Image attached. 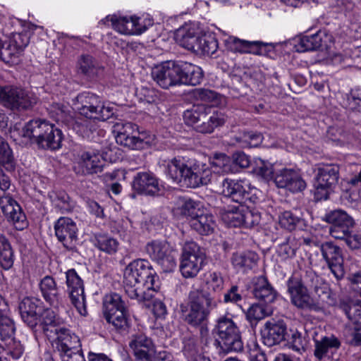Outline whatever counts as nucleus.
Instances as JSON below:
<instances>
[{"mask_svg":"<svg viewBox=\"0 0 361 361\" xmlns=\"http://www.w3.org/2000/svg\"><path fill=\"white\" fill-rule=\"evenodd\" d=\"M218 302L209 293L202 288H193L188 295L187 302L180 305L182 319L190 326L199 328L202 341H207L208 323L213 310Z\"/></svg>","mask_w":361,"mask_h":361,"instance_id":"f257e3e1","label":"nucleus"},{"mask_svg":"<svg viewBox=\"0 0 361 361\" xmlns=\"http://www.w3.org/2000/svg\"><path fill=\"white\" fill-rule=\"evenodd\" d=\"M167 173L174 182L191 188L208 185L212 177V172L206 164L184 157L169 160Z\"/></svg>","mask_w":361,"mask_h":361,"instance_id":"f03ea898","label":"nucleus"},{"mask_svg":"<svg viewBox=\"0 0 361 361\" xmlns=\"http://www.w3.org/2000/svg\"><path fill=\"white\" fill-rule=\"evenodd\" d=\"M213 345L220 355L241 352L243 342L241 332L232 317L226 314L219 317L212 331Z\"/></svg>","mask_w":361,"mask_h":361,"instance_id":"7ed1b4c3","label":"nucleus"},{"mask_svg":"<svg viewBox=\"0 0 361 361\" xmlns=\"http://www.w3.org/2000/svg\"><path fill=\"white\" fill-rule=\"evenodd\" d=\"M313 279L307 278L305 269L295 270L286 282L290 302L298 309L318 312L321 310L318 300L310 293Z\"/></svg>","mask_w":361,"mask_h":361,"instance_id":"20e7f679","label":"nucleus"},{"mask_svg":"<svg viewBox=\"0 0 361 361\" xmlns=\"http://www.w3.org/2000/svg\"><path fill=\"white\" fill-rule=\"evenodd\" d=\"M183 120L187 125L193 126L197 132L210 134L225 124L227 116L212 106L197 104L184 111Z\"/></svg>","mask_w":361,"mask_h":361,"instance_id":"39448f33","label":"nucleus"},{"mask_svg":"<svg viewBox=\"0 0 361 361\" xmlns=\"http://www.w3.org/2000/svg\"><path fill=\"white\" fill-rule=\"evenodd\" d=\"M102 312L106 321L119 332L128 331L130 319L128 307L121 295L111 293L103 300Z\"/></svg>","mask_w":361,"mask_h":361,"instance_id":"423d86ee","label":"nucleus"},{"mask_svg":"<svg viewBox=\"0 0 361 361\" xmlns=\"http://www.w3.org/2000/svg\"><path fill=\"white\" fill-rule=\"evenodd\" d=\"M75 100L79 114L87 118L104 121L112 118L115 114L113 106L106 105L94 93H80Z\"/></svg>","mask_w":361,"mask_h":361,"instance_id":"0eeeda50","label":"nucleus"},{"mask_svg":"<svg viewBox=\"0 0 361 361\" xmlns=\"http://www.w3.org/2000/svg\"><path fill=\"white\" fill-rule=\"evenodd\" d=\"M206 259L204 250L194 241L186 242L182 247L180 271L184 278H194L202 269Z\"/></svg>","mask_w":361,"mask_h":361,"instance_id":"6e6552de","label":"nucleus"},{"mask_svg":"<svg viewBox=\"0 0 361 361\" xmlns=\"http://www.w3.org/2000/svg\"><path fill=\"white\" fill-rule=\"evenodd\" d=\"M339 178V166L326 164L319 166L315 177L314 197L316 201L326 200L334 191Z\"/></svg>","mask_w":361,"mask_h":361,"instance_id":"1a4fd4ad","label":"nucleus"},{"mask_svg":"<svg viewBox=\"0 0 361 361\" xmlns=\"http://www.w3.org/2000/svg\"><path fill=\"white\" fill-rule=\"evenodd\" d=\"M145 250L151 259L159 264L164 271H171L176 267L175 252L167 242L153 240L147 244Z\"/></svg>","mask_w":361,"mask_h":361,"instance_id":"9d476101","label":"nucleus"},{"mask_svg":"<svg viewBox=\"0 0 361 361\" xmlns=\"http://www.w3.org/2000/svg\"><path fill=\"white\" fill-rule=\"evenodd\" d=\"M134 288H136V293L138 295L129 298L136 300L139 302L152 300L155 293L159 292L160 289L159 277L150 263Z\"/></svg>","mask_w":361,"mask_h":361,"instance_id":"9b49d317","label":"nucleus"},{"mask_svg":"<svg viewBox=\"0 0 361 361\" xmlns=\"http://www.w3.org/2000/svg\"><path fill=\"white\" fill-rule=\"evenodd\" d=\"M66 283L70 300L77 311L82 316L87 314L84 284L81 278L74 269L66 272Z\"/></svg>","mask_w":361,"mask_h":361,"instance_id":"f8f14e48","label":"nucleus"},{"mask_svg":"<svg viewBox=\"0 0 361 361\" xmlns=\"http://www.w3.org/2000/svg\"><path fill=\"white\" fill-rule=\"evenodd\" d=\"M153 80L161 88L168 90L180 85L178 61H166L155 66L151 71Z\"/></svg>","mask_w":361,"mask_h":361,"instance_id":"ddd939ff","label":"nucleus"},{"mask_svg":"<svg viewBox=\"0 0 361 361\" xmlns=\"http://www.w3.org/2000/svg\"><path fill=\"white\" fill-rule=\"evenodd\" d=\"M323 259L337 280L344 277L343 257L341 248L331 241H326L319 245Z\"/></svg>","mask_w":361,"mask_h":361,"instance_id":"4468645a","label":"nucleus"},{"mask_svg":"<svg viewBox=\"0 0 361 361\" xmlns=\"http://www.w3.org/2000/svg\"><path fill=\"white\" fill-rule=\"evenodd\" d=\"M55 235L63 247L69 251H75L78 241V227L68 217H60L54 224Z\"/></svg>","mask_w":361,"mask_h":361,"instance_id":"2eb2a0df","label":"nucleus"},{"mask_svg":"<svg viewBox=\"0 0 361 361\" xmlns=\"http://www.w3.org/2000/svg\"><path fill=\"white\" fill-rule=\"evenodd\" d=\"M104 165L105 160L99 152L87 151L80 155L73 171L78 175H92L101 173Z\"/></svg>","mask_w":361,"mask_h":361,"instance_id":"dca6fc26","label":"nucleus"},{"mask_svg":"<svg viewBox=\"0 0 361 361\" xmlns=\"http://www.w3.org/2000/svg\"><path fill=\"white\" fill-rule=\"evenodd\" d=\"M149 262L142 259L132 261L124 269L123 283L124 289L128 297L138 295L136 288H134L142 274L149 264Z\"/></svg>","mask_w":361,"mask_h":361,"instance_id":"f3484780","label":"nucleus"},{"mask_svg":"<svg viewBox=\"0 0 361 361\" xmlns=\"http://www.w3.org/2000/svg\"><path fill=\"white\" fill-rule=\"evenodd\" d=\"M56 348L61 357L81 352V343L79 337L70 329L62 326L54 334Z\"/></svg>","mask_w":361,"mask_h":361,"instance_id":"a211bd4d","label":"nucleus"},{"mask_svg":"<svg viewBox=\"0 0 361 361\" xmlns=\"http://www.w3.org/2000/svg\"><path fill=\"white\" fill-rule=\"evenodd\" d=\"M43 302L37 298L25 297L18 305V309L23 321L31 329L35 328L39 323V317L44 310Z\"/></svg>","mask_w":361,"mask_h":361,"instance_id":"6ab92c4d","label":"nucleus"},{"mask_svg":"<svg viewBox=\"0 0 361 361\" xmlns=\"http://www.w3.org/2000/svg\"><path fill=\"white\" fill-rule=\"evenodd\" d=\"M332 36L324 30H319L315 34L304 35L296 40L295 48L298 52L322 50L327 49Z\"/></svg>","mask_w":361,"mask_h":361,"instance_id":"aec40b11","label":"nucleus"},{"mask_svg":"<svg viewBox=\"0 0 361 361\" xmlns=\"http://www.w3.org/2000/svg\"><path fill=\"white\" fill-rule=\"evenodd\" d=\"M221 185L222 193L241 206L247 202L255 203L257 200L255 195H251L250 192L245 190L241 180L225 178Z\"/></svg>","mask_w":361,"mask_h":361,"instance_id":"412c9836","label":"nucleus"},{"mask_svg":"<svg viewBox=\"0 0 361 361\" xmlns=\"http://www.w3.org/2000/svg\"><path fill=\"white\" fill-rule=\"evenodd\" d=\"M263 343L269 347L279 344L287 336V326L283 320L270 319L261 329Z\"/></svg>","mask_w":361,"mask_h":361,"instance_id":"4be33fe9","label":"nucleus"},{"mask_svg":"<svg viewBox=\"0 0 361 361\" xmlns=\"http://www.w3.org/2000/svg\"><path fill=\"white\" fill-rule=\"evenodd\" d=\"M132 187L139 194L159 195L162 191L161 185L152 172H139L133 178Z\"/></svg>","mask_w":361,"mask_h":361,"instance_id":"5701e85b","label":"nucleus"},{"mask_svg":"<svg viewBox=\"0 0 361 361\" xmlns=\"http://www.w3.org/2000/svg\"><path fill=\"white\" fill-rule=\"evenodd\" d=\"M227 48L233 52L241 54L247 53L255 55H262L264 54L265 48L271 44L263 42L262 41H247L240 39L235 37H229L225 40Z\"/></svg>","mask_w":361,"mask_h":361,"instance_id":"b1692460","label":"nucleus"},{"mask_svg":"<svg viewBox=\"0 0 361 361\" xmlns=\"http://www.w3.org/2000/svg\"><path fill=\"white\" fill-rule=\"evenodd\" d=\"M273 179L278 188H286L293 192H301L306 188L305 180L293 170H280Z\"/></svg>","mask_w":361,"mask_h":361,"instance_id":"393cba45","label":"nucleus"},{"mask_svg":"<svg viewBox=\"0 0 361 361\" xmlns=\"http://www.w3.org/2000/svg\"><path fill=\"white\" fill-rule=\"evenodd\" d=\"M252 293L256 300L264 305L274 302L278 296L277 291L265 276L254 279Z\"/></svg>","mask_w":361,"mask_h":361,"instance_id":"a878e982","label":"nucleus"},{"mask_svg":"<svg viewBox=\"0 0 361 361\" xmlns=\"http://www.w3.org/2000/svg\"><path fill=\"white\" fill-rule=\"evenodd\" d=\"M48 114L52 119L68 128L75 129L78 126L75 119V113L71 108L60 103H54L47 109Z\"/></svg>","mask_w":361,"mask_h":361,"instance_id":"bb28decb","label":"nucleus"},{"mask_svg":"<svg viewBox=\"0 0 361 361\" xmlns=\"http://www.w3.org/2000/svg\"><path fill=\"white\" fill-rule=\"evenodd\" d=\"M179 83L187 85H197L203 78V72L200 67L191 63L178 61Z\"/></svg>","mask_w":361,"mask_h":361,"instance_id":"cd10ccee","label":"nucleus"},{"mask_svg":"<svg viewBox=\"0 0 361 361\" xmlns=\"http://www.w3.org/2000/svg\"><path fill=\"white\" fill-rule=\"evenodd\" d=\"M116 142L130 149H142L148 146V142L133 135V125L130 123L123 125L116 136Z\"/></svg>","mask_w":361,"mask_h":361,"instance_id":"c85d7f7f","label":"nucleus"},{"mask_svg":"<svg viewBox=\"0 0 361 361\" xmlns=\"http://www.w3.org/2000/svg\"><path fill=\"white\" fill-rule=\"evenodd\" d=\"M44 132L40 137L35 140L34 142L39 148L56 150L61 147L63 133L60 129L50 123L49 128Z\"/></svg>","mask_w":361,"mask_h":361,"instance_id":"c756f323","label":"nucleus"},{"mask_svg":"<svg viewBox=\"0 0 361 361\" xmlns=\"http://www.w3.org/2000/svg\"><path fill=\"white\" fill-rule=\"evenodd\" d=\"M314 355L318 360L329 357V354H334L341 345V341L334 335L325 336L321 339H314Z\"/></svg>","mask_w":361,"mask_h":361,"instance_id":"7c9ffc66","label":"nucleus"},{"mask_svg":"<svg viewBox=\"0 0 361 361\" xmlns=\"http://www.w3.org/2000/svg\"><path fill=\"white\" fill-rule=\"evenodd\" d=\"M78 73L90 79H93L103 71V66L90 54L80 55L76 63Z\"/></svg>","mask_w":361,"mask_h":361,"instance_id":"2f4dec72","label":"nucleus"},{"mask_svg":"<svg viewBox=\"0 0 361 361\" xmlns=\"http://www.w3.org/2000/svg\"><path fill=\"white\" fill-rule=\"evenodd\" d=\"M40 292L46 302L51 305L58 304L61 299V293L55 279L51 276H45L39 283Z\"/></svg>","mask_w":361,"mask_h":361,"instance_id":"473e14b6","label":"nucleus"},{"mask_svg":"<svg viewBox=\"0 0 361 361\" xmlns=\"http://www.w3.org/2000/svg\"><path fill=\"white\" fill-rule=\"evenodd\" d=\"M39 101V97L34 92L18 87L16 97H15V104L11 106V111L21 112L31 110Z\"/></svg>","mask_w":361,"mask_h":361,"instance_id":"72a5a7b5","label":"nucleus"},{"mask_svg":"<svg viewBox=\"0 0 361 361\" xmlns=\"http://www.w3.org/2000/svg\"><path fill=\"white\" fill-rule=\"evenodd\" d=\"M200 36L195 33L194 29L182 27L175 32L176 42L182 47L196 53L198 51V42Z\"/></svg>","mask_w":361,"mask_h":361,"instance_id":"f704fd0d","label":"nucleus"},{"mask_svg":"<svg viewBox=\"0 0 361 361\" xmlns=\"http://www.w3.org/2000/svg\"><path fill=\"white\" fill-rule=\"evenodd\" d=\"M37 325L49 338H52L51 334H55L62 326L59 324V319H56L54 312L44 307V310L39 317Z\"/></svg>","mask_w":361,"mask_h":361,"instance_id":"c9c22d12","label":"nucleus"},{"mask_svg":"<svg viewBox=\"0 0 361 361\" xmlns=\"http://www.w3.org/2000/svg\"><path fill=\"white\" fill-rule=\"evenodd\" d=\"M258 259L259 257L256 252L247 251L234 253L231 257V262L235 269L246 271L255 267Z\"/></svg>","mask_w":361,"mask_h":361,"instance_id":"e433bc0d","label":"nucleus"},{"mask_svg":"<svg viewBox=\"0 0 361 361\" xmlns=\"http://www.w3.org/2000/svg\"><path fill=\"white\" fill-rule=\"evenodd\" d=\"M190 225L200 235H209L214 232L215 221L212 214L202 212L195 219L190 220Z\"/></svg>","mask_w":361,"mask_h":361,"instance_id":"4c0bfd02","label":"nucleus"},{"mask_svg":"<svg viewBox=\"0 0 361 361\" xmlns=\"http://www.w3.org/2000/svg\"><path fill=\"white\" fill-rule=\"evenodd\" d=\"M50 123L44 119H33L25 123L22 129V136L29 139L32 142L39 138L44 133V131L49 128Z\"/></svg>","mask_w":361,"mask_h":361,"instance_id":"58836bf2","label":"nucleus"},{"mask_svg":"<svg viewBox=\"0 0 361 361\" xmlns=\"http://www.w3.org/2000/svg\"><path fill=\"white\" fill-rule=\"evenodd\" d=\"M2 212L17 230L21 231L27 226L26 216L18 202L6 207Z\"/></svg>","mask_w":361,"mask_h":361,"instance_id":"ea45409f","label":"nucleus"},{"mask_svg":"<svg viewBox=\"0 0 361 361\" xmlns=\"http://www.w3.org/2000/svg\"><path fill=\"white\" fill-rule=\"evenodd\" d=\"M243 208L237 206H224L219 208V214L222 221L231 227L242 226Z\"/></svg>","mask_w":361,"mask_h":361,"instance_id":"a19ab883","label":"nucleus"},{"mask_svg":"<svg viewBox=\"0 0 361 361\" xmlns=\"http://www.w3.org/2000/svg\"><path fill=\"white\" fill-rule=\"evenodd\" d=\"M94 245L100 251L110 255L116 254L119 247V243L116 238L103 233L94 235Z\"/></svg>","mask_w":361,"mask_h":361,"instance_id":"79ce46f5","label":"nucleus"},{"mask_svg":"<svg viewBox=\"0 0 361 361\" xmlns=\"http://www.w3.org/2000/svg\"><path fill=\"white\" fill-rule=\"evenodd\" d=\"M270 313L271 312L262 303H254L245 312V317L252 329L255 330L258 322Z\"/></svg>","mask_w":361,"mask_h":361,"instance_id":"37998d69","label":"nucleus"},{"mask_svg":"<svg viewBox=\"0 0 361 361\" xmlns=\"http://www.w3.org/2000/svg\"><path fill=\"white\" fill-rule=\"evenodd\" d=\"M339 307L353 323L361 324V301L343 300L340 302Z\"/></svg>","mask_w":361,"mask_h":361,"instance_id":"c03bdc74","label":"nucleus"},{"mask_svg":"<svg viewBox=\"0 0 361 361\" xmlns=\"http://www.w3.org/2000/svg\"><path fill=\"white\" fill-rule=\"evenodd\" d=\"M16 160L13 151L8 142L0 136V168L3 167L7 171H13L16 169Z\"/></svg>","mask_w":361,"mask_h":361,"instance_id":"a18cd8bd","label":"nucleus"},{"mask_svg":"<svg viewBox=\"0 0 361 361\" xmlns=\"http://www.w3.org/2000/svg\"><path fill=\"white\" fill-rule=\"evenodd\" d=\"M305 269L307 271V278L313 279V285L310 286V290H313L321 300H324L325 299H328L330 296V288L328 284L324 283L311 268H307Z\"/></svg>","mask_w":361,"mask_h":361,"instance_id":"49530a36","label":"nucleus"},{"mask_svg":"<svg viewBox=\"0 0 361 361\" xmlns=\"http://www.w3.org/2000/svg\"><path fill=\"white\" fill-rule=\"evenodd\" d=\"M14 261L13 252L8 239L0 233V267L8 270L12 267Z\"/></svg>","mask_w":361,"mask_h":361,"instance_id":"de8ad7c7","label":"nucleus"},{"mask_svg":"<svg viewBox=\"0 0 361 361\" xmlns=\"http://www.w3.org/2000/svg\"><path fill=\"white\" fill-rule=\"evenodd\" d=\"M106 20L111 23L112 27L118 32L124 35H132L135 32L132 17H118L116 16H109Z\"/></svg>","mask_w":361,"mask_h":361,"instance_id":"09e8293b","label":"nucleus"},{"mask_svg":"<svg viewBox=\"0 0 361 361\" xmlns=\"http://www.w3.org/2000/svg\"><path fill=\"white\" fill-rule=\"evenodd\" d=\"M177 210L180 215L190 219V220H192L202 212L200 209V202L190 198L183 199Z\"/></svg>","mask_w":361,"mask_h":361,"instance_id":"8fccbe9b","label":"nucleus"},{"mask_svg":"<svg viewBox=\"0 0 361 361\" xmlns=\"http://www.w3.org/2000/svg\"><path fill=\"white\" fill-rule=\"evenodd\" d=\"M198 46L200 47L197 54H202L208 56L214 54L219 48V42L216 37L212 34L200 36Z\"/></svg>","mask_w":361,"mask_h":361,"instance_id":"3c124183","label":"nucleus"},{"mask_svg":"<svg viewBox=\"0 0 361 361\" xmlns=\"http://www.w3.org/2000/svg\"><path fill=\"white\" fill-rule=\"evenodd\" d=\"M281 227L291 231L304 225V220L290 211H285L279 216Z\"/></svg>","mask_w":361,"mask_h":361,"instance_id":"603ef678","label":"nucleus"},{"mask_svg":"<svg viewBox=\"0 0 361 361\" xmlns=\"http://www.w3.org/2000/svg\"><path fill=\"white\" fill-rule=\"evenodd\" d=\"M324 220L331 225L355 224L353 219L342 209L331 211L325 215Z\"/></svg>","mask_w":361,"mask_h":361,"instance_id":"864d4df0","label":"nucleus"},{"mask_svg":"<svg viewBox=\"0 0 361 361\" xmlns=\"http://www.w3.org/2000/svg\"><path fill=\"white\" fill-rule=\"evenodd\" d=\"M18 89V87L14 85H0V104L11 110Z\"/></svg>","mask_w":361,"mask_h":361,"instance_id":"5fc2aeb1","label":"nucleus"},{"mask_svg":"<svg viewBox=\"0 0 361 361\" xmlns=\"http://www.w3.org/2000/svg\"><path fill=\"white\" fill-rule=\"evenodd\" d=\"M345 106L351 111L361 113V87L353 88L345 94Z\"/></svg>","mask_w":361,"mask_h":361,"instance_id":"6e6d98bb","label":"nucleus"},{"mask_svg":"<svg viewBox=\"0 0 361 361\" xmlns=\"http://www.w3.org/2000/svg\"><path fill=\"white\" fill-rule=\"evenodd\" d=\"M16 328L13 320L7 315L6 312L0 315V336L1 341L13 338Z\"/></svg>","mask_w":361,"mask_h":361,"instance_id":"4d7b16f0","label":"nucleus"},{"mask_svg":"<svg viewBox=\"0 0 361 361\" xmlns=\"http://www.w3.org/2000/svg\"><path fill=\"white\" fill-rule=\"evenodd\" d=\"M263 136L261 133L252 131L244 132L236 137V140L243 147H256L261 144Z\"/></svg>","mask_w":361,"mask_h":361,"instance_id":"13d9d810","label":"nucleus"},{"mask_svg":"<svg viewBox=\"0 0 361 361\" xmlns=\"http://www.w3.org/2000/svg\"><path fill=\"white\" fill-rule=\"evenodd\" d=\"M195 94V97L200 101L213 103L214 105L220 104L224 99V97L221 94L209 89H197Z\"/></svg>","mask_w":361,"mask_h":361,"instance_id":"bf43d9fd","label":"nucleus"},{"mask_svg":"<svg viewBox=\"0 0 361 361\" xmlns=\"http://www.w3.org/2000/svg\"><path fill=\"white\" fill-rule=\"evenodd\" d=\"M253 172L258 177L262 178L266 181H269L274 178V169L273 165L268 161L259 159L256 163L255 167L253 169Z\"/></svg>","mask_w":361,"mask_h":361,"instance_id":"052dcab7","label":"nucleus"},{"mask_svg":"<svg viewBox=\"0 0 361 361\" xmlns=\"http://www.w3.org/2000/svg\"><path fill=\"white\" fill-rule=\"evenodd\" d=\"M285 341H287L290 348L296 352L305 350V342L302 336V334L298 330L290 329V334L287 332V336Z\"/></svg>","mask_w":361,"mask_h":361,"instance_id":"680f3d73","label":"nucleus"},{"mask_svg":"<svg viewBox=\"0 0 361 361\" xmlns=\"http://www.w3.org/2000/svg\"><path fill=\"white\" fill-rule=\"evenodd\" d=\"M242 219L241 226L252 228L259 224L261 215L260 213L257 211L243 208Z\"/></svg>","mask_w":361,"mask_h":361,"instance_id":"e2e57ef3","label":"nucleus"},{"mask_svg":"<svg viewBox=\"0 0 361 361\" xmlns=\"http://www.w3.org/2000/svg\"><path fill=\"white\" fill-rule=\"evenodd\" d=\"M129 345L133 353L136 350H145L155 347L152 341L145 335H137L130 342Z\"/></svg>","mask_w":361,"mask_h":361,"instance_id":"0e129e2a","label":"nucleus"},{"mask_svg":"<svg viewBox=\"0 0 361 361\" xmlns=\"http://www.w3.org/2000/svg\"><path fill=\"white\" fill-rule=\"evenodd\" d=\"M19 51L10 41L4 43L0 49V59L5 63L13 62V59L18 56Z\"/></svg>","mask_w":361,"mask_h":361,"instance_id":"69168bd1","label":"nucleus"},{"mask_svg":"<svg viewBox=\"0 0 361 361\" xmlns=\"http://www.w3.org/2000/svg\"><path fill=\"white\" fill-rule=\"evenodd\" d=\"M6 355H10L13 359H19L24 351L22 344L16 341L13 338L8 340V343H6Z\"/></svg>","mask_w":361,"mask_h":361,"instance_id":"338daca9","label":"nucleus"},{"mask_svg":"<svg viewBox=\"0 0 361 361\" xmlns=\"http://www.w3.org/2000/svg\"><path fill=\"white\" fill-rule=\"evenodd\" d=\"M354 224L331 225L329 233L334 238L341 240L349 234Z\"/></svg>","mask_w":361,"mask_h":361,"instance_id":"774afa93","label":"nucleus"}]
</instances>
